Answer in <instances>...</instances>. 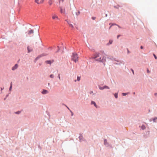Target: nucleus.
<instances>
[{
    "label": "nucleus",
    "mask_w": 157,
    "mask_h": 157,
    "mask_svg": "<svg viewBox=\"0 0 157 157\" xmlns=\"http://www.w3.org/2000/svg\"><path fill=\"white\" fill-rule=\"evenodd\" d=\"M91 104H94V106L96 107V108H97V105H96V103L94 102V101H92L91 102Z\"/></svg>",
    "instance_id": "9b49d317"
},
{
    "label": "nucleus",
    "mask_w": 157,
    "mask_h": 157,
    "mask_svg": "<svg viewBox=\"0 0 157 157\" xmlns=\"http://www.w3.org/2000/svg\"><path fill=\"white\" fill-rule=\"evenodd\" d=\"M99 88L101 90H103L104 89H109V87L108 86H104L103 87L99 86Z\"/></svg>",
    "instance_id": "39448f33"
},
{
    "label": "nucleus",
    "mask_w": 157,
    "mask_h": 157,
    "mask_svg": "<svg viewBox=\"0 0 157 157\" xmlns=\"http://www.w3.org/2000/svg\"><path fill=\"white\" fill-rule=\"evenodd\" d=\"M95 17H92V18L93 19V20H94L95 19Z\"/></svg>",
    "instance_id": "72a5a7b5"
},
{
    "label": "nucleus",
    "mask_w": 157,
    "mask_h": 157,
    "mask_svg": "<svg viewBox=\"0 0 157 157\" xmlns=\"http://www.w3.org/2000/svg\"><path fill=\"white\" fill-rule=\"evenodd\" d=\"M52 1L53 0H49V3L50 5H51L52 4Z\"/></svg>",
    "instance_id": "ddd939ff"
},
{
    "label": "nucleus",
    "mask_w": 157,
    "mask_h": 157,
    "mask_svg": "<svg viewBox=\"0 0 157 157\" xmlns=\"http://www.w3.org/2000/svg\"><path fill=\"white\" fill-rule=\"evenodd\" d=\"M75 82L76 81V80H75Z\"/></svg>",
    "instance_id": "37998d69"
},
{
    "label": "nucleus",
    "mask_w": 157,
    "mask_h": 157,
    "mask_svg": "<svg viewBox=\"0 0 157 157\" xmlns=\"http://www.w3.org/2000/svg\"><path fill=\"white\" fill-rule=\"evenodd\" d=\"M114 96L116 98H117L118 97L117 94L116 93L114 94Z\"/></svg>",
    "instance_id": "6ab92c4d"
},
{
    "label": "nucleus",
    "mask_w": 157,
    "mask_h": 157,
    "mask_svg": "<svg viewBox=\"0 0 157 157\" xmlns=\"http://www.w3.org/2000/svg\"><path fill=\"white\" fill-rule=\"evenodd\" d=\"M70 111L71 112V116H73V113H72V111H71V110H70Z\"/></svg>",
    "instance_id": "cd10ccee"
},
{
    "label": "nucleus",
    "mask_w": 157,
    "mask_h": 157,
    "mask_svg": "<svg viewBox=\"0 0 157 157\" xmlns=\"http://www.w3.org/2000/svg\"><path fill=\"white\" fill-rule=\"evenodd\" d=\"M59 49H58V51H57V52H58V51H59Z\"/></svg>",
    "instance_id": "ea45409f"
},
{
    "label": "nucleus",
    "mask_w": 157,
    "mask_h": 157,
    "mask_svg": "<svg viewBox=\"0 0 157 157\" xmlns=\"http://www.w3.org/2000/svg\"><path fill=\"white\" fill-rule=\"evenodd\" d=\"M36 2L38 4H40L43 3L44 0H35Z\"/></svg>",
    "instance_id": "20e7f679"
},
{
    "label": "nucleus",
    "mask_w": 157,
    "mask_h": 157,
    "mask_svg": "<svg viewBox=\"0 0 157 157\" xmlns=\"http://www.w3.org/2000/svg\"><path fill=\"white\" fill-rule=\"evenodd\" d=\"M113 42V40H109V43L108 44L109 45V44H111Z\"/></svg>",
    "instance_id": "4468645a"
},
{
    "label": "nucleus",
    "mask_w": 157,
    "mask_h": 157,
    "mask_svg": "<svg viewBox=\"0 0 157 157\" xmlns=\"http://www.w3.org/2000/svg\"><path fill=\"white\" fill-rule=\"evenodd\" d=\"M59 49H58V51H57V52H58V51H59Z\"/></svg>",
    "instance_id": "a19ab883"
},
{
    "label": "nucleus",
    "mask_w": 157,
    "mask_h": 157,
    "mask_svg": "<svg viewBox=\"0 0 157 157\" xmlns=\"http://www.w3.org/2000/svg\"><path fill=\"white\" fill-rule=\"evenodd\" d=\"M131 70L132 71V72L133 73V74H134V71L132 69H131Z\"/></svg>",
    "instance_id": "c756f323"
},
{
    "label": "nucleus",
    "mask_w": 157,
    "mask_h": 157,
    "mask_svg": "<svg viewBox=\"0 0 157 157\" xmlns=\"http://www.w3.org/2000/svg\"><path fill=\"white\" fill-rule=\"evenodd\" d=\"M140 48H141V49H143V46H141L140 47Z\"/></svg>",
    "instance_id": "f704fd0d"
},
{
    "label": "nucleus",
    "mask_w": 157,
    "mask_h": 157,
    "mask_svg": "<svg viewBox=\"0 0 157 157\" xmlns=\"http://www.w3.org/2000/svg\"><path fill=\"white\" fill-rule=\"evenodd\" d=\"M153 55L155 59H157V57L156 56V55L154 54H153Z\"/></svg>",
    "instance_id": "4be33fe9"
},
{
    "label": "nucleus",
    "mask_w": 157,
    "mask_h": 157,
    "mask_svg": "<svg viewBox=\"0 0 157 157\" xmlns=\"http://www.w3.org/2000/svg\"><path fill=\"white\" fill-rule=\"evenodd\" d=\"M34 33L33 30L31 29L28 31V35H30L32 34H33Z\"/></svg>",
    "instance_id": "1a4fd4ad"
},
{
    "label": "nucleus",
    "mask_w": 157,
    "mask_h": 157,
    "mask_svg": "<svg viewBox=\"0 0 157 157\" xmlns=\"http://www.w3.org/2000/svg\"><path fill=\"white\" fill-rule=\"evenodd\" d=\"M50 77L51 78H54V76L52 74V75H50Z\"/></svg>",
    "instance_id": "a211bd4d"
},
{
    "label": "nucleus",
    "mask_w": 157,
    "mask_h": 157,
    "mask_svg": "<svg viewBox=\"0 0 157 157\" xmlns=\"http://www.w3.org/2000/svg\"><path fill=\"white\" fill-rule=\"evenodd\" d=\"M20 113V112L19 111H17V112H16V113L17 114H18Z\"/></svg>",
    "instance_id": "bb28decb"
},
{
    "label": "nucleus",
    "mask_w": 157,
    "mask_h": 157,
    "mask_svg": "<svg viewBox=\"0 0 157 157\" xmlns=\"http://www.w3.org/2000/svg\"><path fill=\"white\" fill-rule=\"evenodd\" d=\"M147 73H150V71H149L148 69H147Z\"/></svg>",
    "instance_id": "393cba45"
},
{
    "label": "nucleus",
    "mask_w": 157,
    "mask_h": 157,
    "mask_svg": "<svg viewBox=\"0 0 157 157\" xmlns=\"http://www.w3.org/2000/svg\"><path fill=\"white\" fill-rule=\"evenodd\" d=\"M58 77L59 80H60V74H59L58 75Z\"/></svg>",
    "instance_id": "5701e85b"
},
{
    "label": "nucleus",
    "mask_w": 157,
    "mask_h": 157,
    "mask_svg": "<svg viewBox=\"0 0 157 157\" xmlns=\"http://www.w3.org/2000/svg\"><path fill=\"white\" fill-rule=\"evenodd\" d=\"M46 63L47 64H51V62L50 60H47L45 61Z\"/></svg>",
    "instance_id": "f8f14e48"
},
{
    "label": "nucleus",
    "mask_w": 157,
    "mask_h": 157,
    "mask_svg": "<svg viewBox=\"0 0 157 157\" xmlns=\"http://www.w3.org/2000/svg\"><path fill=\"white\" fill-rule=\"evenodd\" d=\"M122 94L123 96H125L126 95L128 94V93H122Z\"/></svg>",
    "instance_id": "b1692460"
},
{
    "label": "nucleus",
    "mask_w": 157,
    "mask_h": 157,
    "mask_svg": "<svg viewBox=\"0 0 157 157\" xmlns=\"http://www.w3.org/2000/svg\"><path fill=\"white\" fill-rule=\"evenodd\" d=\"M78 58L77 54L75 53H73L71 58L72 60L76 63L77 61H78Z\"/></svg>",
    "instance_id": "f03ea898"
},
{
    "label": "nucleus",
    "mask_w": 157,
    "mask_h": 157,
    "mask_svg": "<svg viewBox=\"0 0 157 157\" xmlns=\"http://www.w3.org/2000/svg\"><path fill=\"white\" fill-rule=\"evenodd\" d=\"M1 90H3V89L2 88H1Z\"/></svg>",
    "instance_id": "4c0bfd02"
},
{
    "label": "nucleus",
    "mask_w": 157,
    "mask_h": 157,
    "mask_svg": "<svg viewBox=\"0 0 157 157\" xmlns=\"http://www.w3.org/2000/svg\"><path fill=\"white\" fill-rule=\"evenodd\" d=\"M93 58L95 59L97 61L102 62H105L106 59L105 54L103 52L96 53L94 55Z\"/></svg>",
    "instance_id": "f257e3e1"
},
{
    "label": "nucleus",
    "mask_w": 157,
    "mask_h": 157,
    "mask_svg": "<svg viewBox=\"0 0 157 157\" xmlns=\"http://www.w3.org/2000/svg\"><path fill=\"white\" fill-rule=\"evenodd\" d=\"M155 95H156V93H155Z\"/></svg>",
    "instance_id": "c03bdc74"
},
{
    "label": "nucleus",
    "mask_w": 157,
    "mask_h": 157,
    "mask_svg": "<svg viewBox=\"0 0 157 157\" xmlns=\"http://www.w3.org/2000/svg\"><path fill=\"white\" fill-rule=\"evenodd\" d=\"M128 53H129V51H128Z\"/></svg>",
    "instance_id": "e433bc0d"
},
{
    "label": "nucleus",
    "mask_w": 157,
    "mask_h": 157,
    "mask_svg": "<svg viewBox=\"0 0 157 157\" xmlns=\"http://www.w3.org/2000/svg\"><path fill=\"white\" fill-rule=\"evenodd\" d=\"M133 94H135V92H134V93H133Z\"/></svg>",
    "instance_id": "79ce46f5"
},
{
    "label": "nucleus",
    "mask_w": 157,
    "mask_h": 157,
    "mask_svg": "<svg viewBox=\"0 0 157 157\" xmlns=\"http://www.w3.org/2000/svg\"><path fill=\"white\" fill-rule=\"evenodd\" d=\"M157 119V117H155L153 119V121L155 122H156V120Z\"/></svg>",
    "instance_id": "dca6fc26"
},
{
    "label": "nucleus",
    "mask_w": 157,
    "mask_h": 157,
    "mask_svg": "<svg viewBox=\"0 0 157 157\" xmlns=\"http://www.w3.org/2000/svg\"><path fill=\"white\" fill-rule=\"evenodd\" d=\"M113 25H113H111V26L110 27H109V29H110V28L111 27V26H112V25Z\"/></svg>",
    "instance_id": "c9c22d12"
},
{
    "label": "nucleus",
    "mask_w": 157,
    "mask_h": 157,
    "mask_svg": "<svg viewBox=\"0 0 157 157\" xmlns=\"http://www.w3.org/2000/svg\"><path fill=\"white\" fill-rule=\"evenodd\" d=\"M59 49H58V51H57V52H58V51H59Z\"/></svg>",
    "instance_id": "58836bf2"
},
{
    "label": "nucleus",
    "mask_w": 157,
    "mask_h": 157,
    "mask_svg": "<svg viewBox=\"0 0 157 157\" xmlns=\"http://www.w3.org/2000/svg\"><path fill=\"white\" fill-rule=\"evenodd\" d=\"M107 142V140H104V144H105Z\"/></svg>",
    "instance_id": "c85d7f7f"
},
{
    "label": "nucleus",
    "mask_w": 157,
    "mask_h": 157,
    "mask_svg": "<svg viewBox=\"0 0 157 157\" xmlns=\"http://www.w3.org/2000/svg\"><path fill=\"white\" fill-rule=\"evenodd\" d=\"M59 8L60 9V12L61 13H65V10L64 7L62 6H60Z\"/></svg>",
    "instance_id": "7ed1b4c3"
},
{
    "label": "nucleus",
    "mask_w": 157,
    "mask_h": 157,
    "mask_svg": "<svg viewBox=\"0 0 157 157\" xmlns=\"http://www.w3.org/2000/svg\"><path fill=\"white\" fill-rule=\"evenodd\" d=\"M18 67V65L17 64H16L15 65L12 67V70H14L16 69H17Z\"/></svg>",
    "instance_id": "0eeeda50"
},
{
    "label": "nucleus",
    "mask_w": 157,
    "mask_h": 157,
    "mask_svg": "<svg viewBox=\"0 0 157 157\" xmlns=\"http://www.w3.org/2000/svg\"><path fill=\"white\" fill-rule=\"evenodd\" d=\"M80 80V77L78 76L77 77V80L78 81H79Z\"/></svg>",
    "instance_id": "aec40b11"
},
{
    "label": "nucleus",
    "mask_w": 157,
    "mask_h": 157,
    "mask_svg": "<svg viewBox=\"0 0 157 157\" xmlns=\"http://www.w3.org/2000/svg\"><path fill=\"white\" fill-rule=\"evenodd\" d=\"M52 18L53 19H59V18L57 16L56 14H53L52 15Z\"/></svg>",
    "instance_id": "6e6552de"
},
{
    "label": "nucleus",
    "mask_w": 157,
    "mask_h": 157,
    "mask_svg": "<svg viewBox=\"0 0 157 157\" xmlns=\"http://www.w3.org/2000/svg\"><path fill=\"white\" fill-rule=\"evenodd\" d=\"M145 126L144 125H142V129H144L145 128Z\"/></svg>",
    "instance_id": "412c9836"
},
{
    "label": "nucleus",
    "mask_w": 157,
    "mask_h": 157,
    "mask_svg": "<svg viewBox=\"0 0 157 157\" xmlns=\"http://www.w3.org/2000/svg\"><path fill=\"white\" fill-rule=\"evenodd\" d=\"M65 21L67 22L68 23V24H69V23H70L69 21H68L67 20H66Z\"/></svg>",
    "instance_id": "473e14b6"
},
{
    "label": "nucleus",
    "mask_w": 157,
    "mask_h": 157,
    "mask_svg": "<svg viewBox=\"0 0 157 157\" xmlns=\"http://www.w3.org/2000/svg\"><path fill=\"white\" fill-rule=\"evenodd\" d=\"M27 49H28V53H29L31 52L32 51L33 49L32 48L30 47L29 46H28L27 47Z\"/></svg>",
    "instance_id": "423d86ee"
},
{
    "label": "nucleus",
    "mask_w": 157,
    "mask_h": 157,
    "mask_svg": "<svg viewBox=\"0 0 157 157\" xmlns=\"http://www.w3.org/2000/svg\"><path fill=\"white\" fill-rule=\"evenodd\" d=\"M120 36V35H119L117 36V38L118 39V38Z\"/></svg>",
    "instance_id": "7c9ffc66"
},
{
    "label": "nucleus",
    "mask_w": 157,
    "mask_h": 157,
    "mask_svg": "<svg viewBox=\"0 0 157 157\" xmlns=\"http://www.w3.org/2000/svg\"><path fill=\"white\" fill-rule=\"evenodd\" d=\"M69 26L70 27H71L72 28H73L74 27L72 24H71L70 23H69Z\"/></svg>",
    "instance_id": "f3484780"
},
{
    "label": "nucleus",
    "mask_w": 157,
    "mask_h": 157,
    "mask_svg": "<svg viewBox=\"0 0 157 157\" xmlns=\"http://www.w3.org/2000/svg\"><path fill=\"white\" fill-rule=\"evenodd\" d=\"M12 83L11 82V83L10 84V89H9L10 90H11L12 88Z\"/></svg>",
    "instance_id": "2eb2a0df"
},
{
    "label": "nucleus",
    "mask_w": 157,
    "mask_h": 157,
    "mask_svg": "<svg viewBox=\"0 0 157 157\" xmlns=\"http://www.w3.org/2000/svg\"><path fill=\"white\" fill-rule=\"evenodd\" d=\"M61 1L62 2V3H63V1H64V0H60V1H59V4L60 3V2H61Z\"/></svg>",
    "instance_id": "a878e982"
},
{
    "label": "nucleus",
    "mask_w": 157,
    "mask_h": 157,
    "mask_svg": "<svg viewBox=\"0 0 157 157\" xmlns=\"http://www.w3.org/2000/svg\"><path fill=\"white\" fill-rule=\"evenodd\" d=\"M65 106L70 111V109H69V108L66 105H65Z\"/></svg>",
    "instance_id": "2f4dec72"
},
{
    "label": "nucleus",
    "mask_w": 157,
    "mask_h": 157,
    "mask_svg": "<svg viewBox=\"0 0 157 157\" xmlns=\"http://www.w3.org/2000/svg\"><path fill=\"white\" fill-rule=\"evenodd\" d=\"M48 93V91L45 90H43V91H42V93L43 94H47Z\"/></svg>",
    "instance_id": "9d476101"
}]
</instances>
